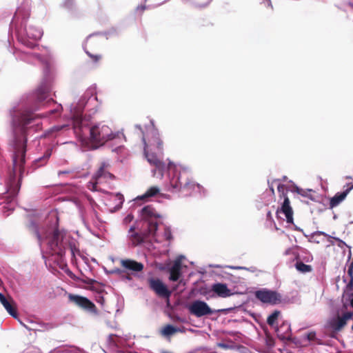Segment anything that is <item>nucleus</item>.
<instances>
[{"label":"nucleus","mask_w":353,"mask_h":353,"mask_svg":"<svg viewBox=\"0 0 353 353\" xmlns=\"http://www.w3.org/2000/svg\"><path fill=\"white\" fill-rule=\"evenodd\" d=\"M168 169L174 172V176L170 179V186L173 190L184 189L196 192L202 191L203 187L188 177L192 172L190 166L169 160Z\"/></svg>","instance_id":"obj_1"},{"label":"nucleus","mask_w":353,"mask_h":353,"mask_svg":"<svg viewBox=\"0 0 353 353\" xmlns=\"http://www.w3.org/2000/svg\"><path fill=\"white\" fill-rule=\"evenodd\" d=\"M89 142L85 143L90 148L95 149L109 141H112L118 148L125 141V137L121 131L114 132L108 125L99 123L90 129Z\"/></svg>","instance_id":"obj_2"},{"label":"nucleus","mask_w":353,"mask_h":353,"mask_svg":"<svg viewBox=\"0 0 353 353\" xmlns=\"http://www.w3.org/2000/svg\"><path fill=\"white\" fill-rule=\"evenodd\" d=\"M143 141L145 143V154L148 161L156 168L152 171L153 176L162 179L164 165L157 158V154L162 151V141L159 138V134L156 131H153L152 139H148V142H146L145 138L143 137Z\"/></svg>","instance_id":"obj_3"},{"label":"nucleus","mask_w":353,"mask_h":353,"mask_svg":"<svg viewBox=\"0 0 353 353\" xmlns=\"http://www.w3.org/2000/svg\"><path fill=\"white\" fill-rule=\"evenodd\" d=\"M38 238L41 246L44 248L46 245L50 249L52 254H62V245L59 243V239H61V241H63V236L59 232L54 231L52 234L51 232L44 233L43 231H41L38 234Z\"/></svg>","instance_id":"obj_4"},{"label":"nucleus","mask_w":353,"mask_h":353,"mask_svg":"<svg viewBox=\"0 0 353 353\" xmlns=\"http://www.w3.org/2000/svg\"><path fill=\"white\" fill-rule=\"evenodd\" d=\"M353 312H347L342 316H336L329 320L327 327L334 333L339 332L346 325L347 321L352 319Z\"/></svg>","instance_id":"obj_5"},{"label":"nucleus","mask_w":353,"mask_h":353,"mask_svg":"<svg viewBox=\"0 0 353 353\" xmlns=\"http://www.w3.org/2000/svg\"><path fill=\"white\" fill-rule=\"evenodd\" d=\"M191 314L197 317L212 314L214 311L204 301L196 300L191 303L188 307Z\"/></svg>","instance_id":"obj_6"},{"label":"nucleus","mask_w":353,"mask_h":353,"mask_svg":"<svg viewBox=\"0 0 353 353\" xmlns=\"http://www.w3.org/2000/svg\"><path fill=\"white\" fill-rule=\"evenodd\" d=\"M255 294L261 302L265 303L276 304L281 300L279 294L265 289L256 292Z\"/></svg>","instance_id":"obj_7"},{"label":"nucleus","mask_w":353,"mask_h":353,"mask_svg":"<svg viewBox=\"0 0 353 353\" xmlns=\"http://www.w3.org/2000/svg\"><path fill=\"white\" fill-rule=\"evenodd\" d=\"M68 298L70 301L74 303L79 307L91 313L97 314V312L95 305L87 298L74 294H69Z\"/></svg>","instance_id":"obj_8"},{"label":"nucleus","mask_w":353,"mask_h":353,"mask_svg":"<svg viewBox=\"0 0 353 353\" xmlns=\"http://www.w3.org/2000/svg\"><path fill=\"white\" fill-rule=\"evenodd\" d=\"M149 232L151 235L154 236L155 241L162 242L163 240L170 241L172 239V233L169 228H163V232H157V223L151 222L150 223Z\"/></svg>","instance_id":"obj_9"},{"label":"nucleus","mask_w":353,"mask_h":353,"mask_svg":"<svg viewBox=\"0 0 353 353\" xmlns=\"http://www.w3.org/2000/svg\"><path fill=\"white\" fill-rule=\"evenodd\" d=\"M150 288L159 296H168L170 294L166 285L157 279H151L149 281Z\"/></svg>","instance_id":"obj_10"},{"label":"nucleus","mask_w":353,"mask_h":353,"mask_svg":"<svg viewBox=\"0 0 353 353\" xmlns=\"http://www.w3.org/2000/svg\"><path fill=\"white\" fill-rule=\"evenodd\" d=\"M212 291L221 298L229 297L234 294L232 290L229 289L224 283H217L212 285Z\"/></svg>","instance_id":"obj_11"},{"label":"nucleus","mask_w":353,"mask_h":353,"mask_svg":"<svg viewBox=\"0 0 353 353\" xmlns=\"http://www.w3.org/2000/svg\"><path fill=\"white\" fill-rule=\"evenodd\" d=\"M277 214H283L288 223H293V210L290 205V200L285 197L281 209L277 210Z\"/></svg>","instance_id":"obj_12"},{"label":"nucleus","mask_w":353,"mask_h":353,"mask_svg":"<svg viewBox=\"0 0 353 353\" xmlns=\"http://www.w3.org/2000/svg\"><path fill=\"white\" fill-rule=\"evenodd\" d=\"M123 202V196L121 194H110L109 198L106 200L105 204L109 208H111V211L112 209L114 210H117L119 209Z\"/></svg>","instance_id":"obj_13"},{"label":"nucleus","mask_w":353,"mask_h":353,"mask_svg":"<svg viewBox=\"0 0 353 353\" xmlns=\"http://www.w3.org/2000/svg\"><path fill=\"white\" fill-rule=\"evenodd\" d=\"M71 114L73 121V125L74 129L77 130V128H80V123H81V115L83 111L82 105H72L71 108Z\"/></svg>","instance_id":"obj_14"},{"label":"nucleus","mask_w":353,"mask_h":353,"mask_svg":"<svg viewBox=\"0 0 353 353\" xmlns=\"http://www.w3.org/2000/svg\"><path fill=\"white\" fill-rule=\"evenodd\" d=\"M111 176L112 175L105 171L104 167H101L94 176L95 182H90L88 188L92 190H97L96 185L97 183H101L103 179Z\"/></svg>","instance_id":"obj_15"},{"label":"nucleus","mask_w":353,"mask_h":353,"mask_svg":"<svg viewBox=\"0 0 353 353\" xmlns=\"http://www.w3.org/2000/svg\"><path fill=\"white\" fill-rule=\"evenodd\" d=\"M181 259L182 256L177 258L174 261L173 265L169 268L170 274V280L175 281L179 279L181 276Z\"/></svg>","instance_id":"obj_16"},{"label":"nucleus","mask_w":353,"mask_h":353,"mask_svg":"<svg viewBox=\"0 0 353 353\" xmlns=\"http://www.w3.org/2000/svg\"><path fill=\"white\" fill-rule=\"evenodd\" d=\"M0 302L11 316L14 318L17 317L14 307V302L12 299L10 298L8 299L2 294L0 293Z\"/></svg>","instance_id":"obj_17"},{"label":"nucleus","mask_w":353,"mask_h":353,"mask_svg":"<svg viewBox=\"0 0 353 353\" xmlns=\"http://www.w3.org/2000/svg\"><path fill=\"white\" fill-rule=\"evenodd\" d=\"M121 263L122 266L125 268L135 272L141 271L143 268V265L142 263L132 260H122Z\"/></svg>","instance_id":"obj_18"},{"label":"nucleus","mask_w":353,"mask_h":353,"mask_svg":"<svg viewBox=\"0 0 353 353\" xmlns=\"http://www.w3.org/2000/svg\"><path fill=\"white\" fill-rule=\"evenodd\" d=\"M141 216L144 219H147L149 221V224L152 222L151 219L153 218L159 217V214L150 206H146L141 210Z\"/></svg>","instance_id":"obj_19"},{"label":"nucleus","mask_w":353,"mask_h":353,"mask_svg":"<svg viewBox=\"0 0 353 353\" xmlns=\"http://www.w3.org/2000/svg\"><path fill=\"white\" fill-rule=\"evenodd\" d=\"M350 190H347L345 192L336 194L331 199L330 205L331 208L337 206L341 202H342L346 197Z\"/></svg>","instance_id":"obj_20"},{"label":"nucleus","mask_w":353,"mask_h":353,"mask_svg":"<svg viewBox=\"0 0 353 353\" xmlns=\"http://www.w3.org/2000/svg\"><path fill=\"white\" fill-rule=\"evenodd\" d=\"M159 190V188L157 186L151 187L143 194L137 196L135 200L146 201L148 199L158 194Z\"/></svg>","instance_id":"obj_21"},{"label":"nucleus","mask_w":353,"mask_h":353,"mask_svg":"<svg viewBox=\"0 0 353 353\" xmlns=\"http://www.w3.org/2000/svg\"><path fill=\"white\" fill-rule=\"evenodd\" d=\"M279 314H280L279 312L275 311L271 315H270L269 317L268 318V324L271 327H272L276 332L278 331L276 322H277Z\"/></svg>","instance_id":"obj_22"},{"label":"nucleus","mask_w":353,"mask_h":353,"mask_svg":"<svg viewBox=\"0 0 353 353\" xmlns=\"http://www.w3.org/2000/svg\"><path fill=\"white\" fill-rule=\"evenodd\" d=\"M181 330L180 329H178L172 325H168L165 326L161 331V333L162 335L165 336H168L170 335H172L173 334L181 332Z\"/></svg>","instance_id":"obj_23"},{"label":"nucleus","mask_w":353,"mask_h":353,"mask_svg":"<svg viewBox=\"0 0 353 353\" xmlns=\"http://www.w3.org/2000/svg\"><path fill=\"white\" fill-rule=\"evenodd\" d=\"M28 34L29 37H30L31 38L35 39V40H37V39H41V37H42V32L41 30L39 29H37V30H30L28 32Z\"/></svg>","instance_id":"obj_24"},{"label":"nucleus","mask_w":353,"mask_h":353,"mask_svg":"<svg viewBox=\"0 0 353 353\" xmlns=\"http://www.w3.org/2000/svg\"><path fill=\"white\" fill-rule=\"evenodd\" d=\"M296 267V269L301 272H308L311 271V267L303 263H297Z\"/></svg>","instance_id":"obj_25"},{"label":"nucleus","mask_w":353,"mask_h":353,"mask_svg":"<svg viewBox=\"0 0 353 353\" xmlns=\"http://www.w3.org/2000/svg\"><path fill=\"white\" fill-rule=\"evenodd\" d=\"M296 192L298 194H301V195H302L303 196L310 197V194L311 190L306 191V190H301V189H300L299 188H296Z\"/></svg>","instance_id":"obj_26"},{"label":"nucleus","mask_w":353,"mask_h":353,"mask_svg":"<svg viewBox=\"0 0 353 353\" xmlns=\"http://www.w3.org/2000/svg\"><path fill=\"white\" fill-rule=\"evenodd\" d=\"M88 55H89L92 59H93V60H94V61H98V60H99V59H101V56H99V55H94H94L90 54H89V53H88Z\"/></svg>","instance_id":"obj_27"},{"label":"nucleus","mask_w":353,"mask_h":353,"mask_svg":"<svg viewBox=\"0 0 353 353\" xmlns=\"http://www.w3.org/2000/svg\"><path fill=\"white\" fill-rule=\"evenodd\" d=\"M314 336H315V334H314L311 333V334H310L308 335V339H309L310 340H312V339H313L314 338Z\"/></svg>","instance_id":"obj_28"},{"label":"nucleus","mask_w":353,"mask_h":353,"mask_svg":"<svg viewBox=\"0 0 353 353\" xmlns=\"http://www.w3.org/2000/svg\"><path fill=\"white\" fill-rule=\"evenodd\" d=\"M350 304H351L352 307H353V293L352 294V295L350 296Z\"/></svg>","instance_id":"obj_29"},{"label":"nucleus","mask_w":353,"mask_h":353,"mask_svg":"<svg viewBox=\"0 0 353 353\" xmlns=\"http://www.w3.org/2000/svg\"><path fill=\"white\" fill-rule=\"evenodd\" d=\"M267 1H268V5L270 6L271 4L270 0H267Z\"/></svg>","instance_id":"obj_30"},{"label":"nucleus","mask_w":353,"mask_h":353,"mask_svg":"<svg viewBox=\"0 0 353 353\" xmlns=\"http://www.w3.org/2000/svg\"><path fill=\"white\" fill-rule=\"evenodd\" d=\"M141 8L142 10H143L145 9V7L141 6Z\"/></svg>","instance_id":"obj_31"},{"label":"nucleus","mask_w":353,"mask_h":353,"mask_svg":"<svg viewBox=\"0 0 353 353\" xmlns=\"http://www.w3.org/2000/svg\"><path fill=\"white\" fill-rule=\"evenodd\" d=\"M127 219H131L130 216H128Z\"/></svg>","instance_id":"obj_32"}]
</instances>
